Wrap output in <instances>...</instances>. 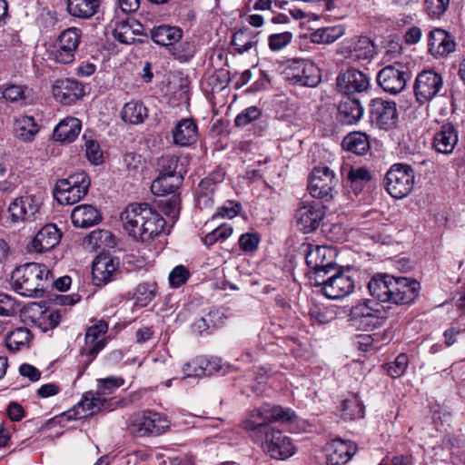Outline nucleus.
Here are the masks:
<instances>
[{"mask_svg":"<svg viewBox=\"0 0 465 465\" xmlns=\"http://www.w3.org/2000/svg\"><path fill=\"white\" fill-rule=\"evenodd\" d=\"M370 294L381 302L410 304L420 292V282L407 277L376 274L368 283Z\"/></svg>","mask_w":465,"mask_h":465,"instance_id":"1","label":"nucleus"},{"mask_svg":"<svg viewBox=\"0 0 465 465\" xmlns=\"http://www.w3.org/2000/svg\"><path fill=\"white\" fill-rule=\"evenodd\" d=\"M124 229L135 240L147 242L163 229L164 220L148 204L133 203L121 213Z\"/></svg>","mask_w":465,"mask_h":465,"instance_id":"2","label":"nucleus"},{"mask_svg":"<svg viewBox=\"0 0 465 465\" xmlns=\"http://www.w3.org/2000/svg\"><path fill=\"white\" fill-rule=\"evenodd\" d=\"M51 279L52 273L45 265L28 262L12 272L11 286L22 296L42 297Z\"/></svg>","mask_w":465,"mask_h":465,"instance_id":"3","label":"nucleus"},{"mask_svg":"<svg viewBox=\"0 0 465 465\" xmlns=\"http://www.w3.org/2000/svg\"><path fill=\"white\" fill-rule=\"evenodd\" d=\"M308 193L314 200L306 197L296 212L297 226L304 233L315 231L320 224V168L314 167L308 177Z\"/></svg>","mask_w":465,"mask_h":465,"instance_id":"4","label":"nucleus"},{"mask_svg":"<svg viewBox=\"0 0 465 465\" xmlns=\"http://www.w3.org/2000/svg\"><path fill=\"white\" fill-rule=\"evenodd\" d=\"M385 320L382 306L371 300H363L353 305L348 314L350 325L361 331L379 328L383 325Z\"/></svg>","mask_w":465,"mask_h":465,"instance_id":"5","label":"nucleus"},{"mask_svg":"<svg viewBox=\"0 0 465 465\" xmlns=\"http://www.w3.org/2000/svg\"><path fill=\"white\" fill-rule=\"evenodd\" d=\"M90 183V179L85 173H76L56 182L54 198L61 204H74L86 195Z\"/></svg>","mask_w":465,"mask_h":465,"instance_id":"6","label":"nucleus"},{"mask_svg":"<svg viewBox=\"0 0 465 465\" xmlns=\"http://www.w3.org/2000/svg\"><path fill=\"white\" fill-rule=\"evenodd\" d=\"M414 171L406 163H395L385 174L383 183L387 193L396 199L408 196L414 185Z\"/></svg>","mask_w":465,"mask_h":465,"instance_id":"7","label":"nucleus"},{"mask_svg":"<svg viewBox=\"0 0 465 465\" xmlns=\"http://www.w3.org/2000/svg\"><path fill=\"white\" fill-rule=\"evenodd\" d=\"M255 440L260 443L262 450L272 459L285 460L292 457L296 451L292 440L274 428L262 431V434L256 437Z\"/></svg>","mask_w":465,"mask_h":465,"instance_id":"8","label":"nucleus"},{"mask_svg":"<svg viewBox=\"0 0 465 465\" xmlns=\"http://www.w3.org/2000/svg\"><path fill=\"white\" fill-rule=\"evenodd\" d=\"M283 74L285 79L292 84L315 87L320 84V69L307 60L288 61Z\"/></svg>","mask_w":465,"mask_h":465,"instance_id":"9","label":"nucleus"},{"mask_svg":"<svg viewBox=\"0 0 465 465\" xmlns=\"http://www.w3.org/2000/svg\"><path fill=\"white\" fill-rule=\"evenodd\" d=\"M409 78L410 74L406 65L395 62L381 69L376 80L384 92L398 94L404 90Z\"/></svg>","mask_w":465,"mask_h":465,"instance_id":"10","label":"nucleus"},{"mask_svg":"<svg viewBox=\"0 0 465 465\" xmlns=\"http://www.w3.org/2000/svg\"><path fill=\"white\" fill-rule=\"evenodd\" d=\"M170 427L166 416L157 412H142L134 415L130 424V431L139 437L149 434L159 435Z\"/></svg>","mask_w":465,"mask_h":465,"instance_id":"11","label":"nucleus"},{"mask_svg":"<svg viewBox=\"0 0 465 465\" xmlns=\"http://www.w3.org/2000/svg\"><path fill=\"white\" fill-rule=\"evenodd\" d=\"M443 80L440 74L433 70L421 71L414 83V94L420 104H424L433 99L440 91Z\"/></svg>","mask_w":465,"mask_h":465,"instance_id":"12","label":"nucleus"},{"mask_svg":"<svg viewBox=\"0 0 465 465\" xmlns=\"http://www.w3.org/2000/svg\"><path fill=\"white\" fill-rule=\"evenodd\" d=\"M80 42L77 31H62L52 46L51 54L57 63L70 64Z\"/></svg>","mask_w":465,"mask_h":465,"instance_id":"13","label":"nucleus"},{"mask_svg":"<svg viewBox=\"0 0 465 465\" xmlns=\"http://www.w3.org/2000/svg\"><path fill=\"white\" fill-rule=\"evenodd\" d=\"M370 118L372 124L388 130L397 119L396 103L381 98L373 99L370 104Z\"/></svg>","mask_w":465,"mask_h":465,"instance_id":"14","label":"nucleus"},{"mask_svg":"<svg viewBox=\"0 0 465 465\" xmlns=\"http://www.w3.org/2000/svg\"><path fill=\"white\" fill-rule=\"evenodd\" d=\"M333 275L322 282V293L328 299L339 300L349 295L354 289V282L351 276L335 269Z\"/></svg>","mask_w":465,"mask_h":465,"instance_id":"15","label":"nucleus"},{"mask_svg":"<svg viewBox=\"0 0 465 465\" xmlns=\"http://www.w3.org/2000/svg\"><path fill=\"white\" fill-rule=\"evenodd\" d=\"M108 323L103 320L93 321V324L87 328L83 352L89 357V361H92L99 351L105 347Z\"/></svg>","mask_w":465,"mask_h":465,"instance_id":"16","label":"nucleus"},{"mask_svg":"<svg viewBox=\"0 0 465 465\" xmlns=\"http://www.w3.org/2000/svg\"><path fill=\"white\" fill-rule=\"evenodd\" d=\"M41 199L36 195H25L15 199L9 205L14 221H35L40 216Z\"/></svg>","mask_w":465,"mask_h":465,"instance_id":"17","label":"nucleus"},{"mask_svg":"<svg viewBox=\"0 0 465 465\" xmlns=\"http://www.w3.org/2000/svg\"><path fill=\"white\" fill-rule=\"evenodd\" d=\"M327 465H344L357 451V445L351 440L340 438L326 443L324 448Z\"/></svg>","mask_w":465,"mask_h":465,"instance_id":"18","label":"nucleus"},{"mask_svg":"<svg viewBox=\"0 0 465 465\" xmlns=\"http://www.w3.org/2000/svg\"><path fill=\"white\" fill-rule=\"evenodd\" d=\"M120 261L118 258L100 254L93 262L92 275L95 285H104L113 281L118 273Z\"/></svg>","mask_w":465,"mask_h":465,"instance_id":"19","label":"nucleus"},{"mask_svg":"<svg viewBox=\"0 0 465 465\" xmlns=\"http://www.w3.org/2000/svg\"><path fill=\"white\" fill-rule=\"evenodd\" d=\"M62 233L53 223L43 226L27 245L30 252L42 253L54 248L60 242Z\"/></svg>","mask_w":465,"mask_h":465,"instance_id":"20","label":"nucleus"},{"mask_svg":"<svg viewBox=\"0 0 465 465\" xmlns=\"http://www.w3.org/2000/svg\"><path fill=\"white\" fill-rule=\"evenodd\" d=\"M456 38L450 31H430L428 39L430 54L438 58L444 57L456 50Z\"/></svg>","mask_w":465,"mask_h":465,"instance_id":"21","label":"nucleus"},{"mask_svg":"<svg viewBox=\"0 0 465 465\" xmlns=\"http://www.w3.org/2000/svg\"><path fill=\"white\" fill-rule=\"evenodd\" d=\"M52 92L56 101L69 105L84 94V88L78 82L65 78L56 80Z\"/></svg>","mask_w":465,"mask_h":465,"instance_id":"22","label":"nucleus"},{"mask_svg":"<svg viewBox=\"0 0 465 465\" xmlns=\"http://www.w3.org/2000/svg\"><path fill=\"white\" fill-rule=\"evenodd\" d=\"M337 119L342 124H356L363 116L364 109L359 99L344 96L338 105Z\"/></svg>","mask_w":465,"mask_h":465,"instance_id":"23","label":"nucleus"},{"mask_svg":"<svg viewBox=\"0 0 465 465\" xmlns=\"http://www.w3.org/2000/svg\"><path fill=\"white\" fill-rule=\"evenodd\" d=\"M338 88L346 94L363 92L369 87L368 77L361 71L349 69L341 73L337 77Z\"/></svg>","mask_w":465,"mask_h":465,"instance_id":"24","label":"nucleus"},{"mask_svg":"<svg viewBox=\"0 0 465 465\" xmlns=\"http://www.w3.org/2000/svg\"><path fill=\"white\" fill-rule=\"evenodd\" d=\"M458 141L459 135L454 125L444 124L434 134L433 147L438 153L449 154L453 152Z\"/></svg>","mask_w":465,"mask_h":465,"instance_id":"25","label":"nucleus"},{"mask_svg":"<svg viewBox=\"0 0 465 465\" xmlns=\"http://www.w3.org/2000/svg\"><path fill=\"white\" fill-rule=\"evenodd\" d=\"M172 134L176 145L189 146L197 141V125L192 119H182L176 124Z\"/></svg>","mask_w":465,"mask_h":465,"instance_id":"26","label":"nucleus"},{"mask_svg":"<svg viewBox=\"0 0 465 465\" xmlns=\"http://www.w3.org/2000/svg\"><path fill=\"white\" fill-rule=\"evenodd\" d=\"M13 129L16 138L28 143L34 141L40 131V126L33 116L20 114L14 118Z\"/></svg>","mask_w":465,"mask_h":465,"instance_id":"27","label":"nucleus"},{"mask_svg":"<svg viewBox=\"0 0 465 465\" xmlns=\"http://www.w3.org/2000/svg\"><path fill=\"white\" fill-rule=\"evenodd\" d=\"M81 129L80 120L74 117H66L57 124L53 136L57 142L70 143L77 138Z\"/></svg>","mask_w":465,"mask_h":465,"instance_id":"28","label":"nucleus"},{"mask_svg":"<svg viewBox=\"0 0 465 465\" xmlns=\"http://www.w3.org/2000/svg\"><path fill=\"white\" fill-rule=\"evenodd\" d=\"M71 219L74 226L87 228L97 224L101 221V215L94 206L81 204L73 210Z\"/></svg>","mask_w":465,"mask_h":465,"instance_id":"29","label":"nucleus"},{"mask_svg":"<svg viewBox=\"0 0 465 465\" xmlns=\"http://www.w3.org/2000/svg\"><path fill=\"white\" fill-rule=\"evenodd\" d=\"M33 341V334L26 327H18L5 337V345L13 352L27 350Z\"/></svg>","mask_w":465,"mask_h":465,"instance_id":"30","label":"nucleus"},{"mask_svg":"<svg viewBox=\"0 0 465 465\" xmlns=\"http://www.w3.org/2000/svg\"><path fill=\"white\" fill-rule=\"evenodd\" d=\"M101 0H67V11L75 17L88 19L94 15Z\"/></svg>","mask_w":465,"mask_h":465,"instance_id":"31","label":"nucleus"},{"mask_svg":"<svg viewBox=\"0 0 465 465\" xmlns=\"http://www.w3.org/2000/svg\"><path fill=\"white\" fill-rule=\"evenodd\" d=\"M182 175L160 174L152 183L151 190L156 195L174 194L182 184Z\"/></svg>","mask_w":465,"mask_h":465,"instance_id":"32","label":"nucleus"},{"mask_svg":"<svg viewBox=\"0 0 465 465\" xmlns=\"http://www.w3.org/2000/svg\"><path fill=\"white\" fill-rule=\"evenodd\" d=\"M122 119L131 124H139L148 117V110L140 101L126 103L121 111Z\"/></svg>","mask_w":465,"mask_h":465,"instance_id":"33","label":"nucleus"},{"mask_svg":"<svg viewBox=\"0 0 465 465\" xmlns=\"http://www.w3.org/2000/svg\"><path fill=\"white\" fill-rule=\"evenodd\" d=\"M341 146L348 152H351L357 155H363L370 149V142L364 133L352 132L343 138Z\"/></svg>","mask_w":465,"mask_h":465,"instance_id":"34","label":"nucleus"},{"mask_svg":"<svg viewBox=\"0 0 465 465\" xmlns=\"http://www.w3.org/2000/svg\"><path fill=\"white\" fill-rule=\"evenodd\" d=\"M339 412L344 420H354L363 417L364 407L359 397L351 394L341 401Z\"/></svg>","mask_w":465,"mask_h":465,"instance_id":"35","label":"nucleus"},{"mask_svg":"<svg viewBox=\"0 0 465 465\" xmlns=\"http://www.w3.org/2000/svg\"><path fill=\"white\" fill-rule=\"evenodd\" d=\"M306 252V264L309 270L306 272L305 276L311 286L318 287L320 286V282L318 281V272L320 271V245L312 247L311 243H308Z\"/></svg>","mask_w":465,"mask_h":465,"instance_id":"36","label":"nucleus"},{"mask_svg":"<svg viewBox=\"0 0 465 465\" xmlns=\"http://www.w3.org/2000/svg\"><path fill=\"white\" fill-rule=\"evenodd\" d=\"M340 179L335 171L329 166L322 167V199L329 201L338 193Z\"/></svg>","mask_w":465,"mask_h":465,"instance_id":"37","label":"nucleus"},{"mask_svg":"<svg viewBox=\"0 0 465 465\" xmlns=\"http://www.w3.org/2000/svg\"><path fill=\"white\" fill-rule=\"evenodd\" d=\"M104 403L105 399L98 391L96 393L87 392L77 404L76 411L81 417H86L99 411Z\"/></svg>","mask_w":465,"mask_h":465,"instance_id":"38","label":"nucleus"},{"mask_svg":"<svg viewBox=\"0 0 465 465\" xmlns=\"http://www.w3.org/2000/svg\"><path fill=\"white\" fill-rule=\"evenodd\" d=\"M84 242L93 249H105L114 248L117 239L110 231L94 230L87 235Z\"/></svg>","mask_w":465,"mask_h":465,"instance_id":"39","label":"nucleus"},{"mask_svg":"<svg viewBox=\"0 0 465 465\" xmlns=\"http://www.w3.org/2000/svg\"><path fill=\"white\" fill-rule=\"evenodd\" d=\"M150 33L155 44L171 48L173 54L180 56L178 48L173 45L181 40L182 31H150Z\"/></svg>","mask_w":465,"mask_h":465,"instance_id":"40","label":"nucleus"},{"mask_svg":"<svg viewBox=\"0 0 465 465\" xmlns=\"http://www.w3.org/2000/svg\"><path fill=\"white\" fill-rule=\"evenodd\" d=\"M213 369L207 359L197 357L185 363L183 371L186 377H202L210 375Z\"/></svg>","mask_w":465,"mask_h":465,"instance_id":"41","label":"nucleus"},{"mask_svg":"<svg viewBox=\"0 0 465 465\" xmlns=\"http://www.w3.org/2000/svg\"><path fill=\"white\" fill-rule=\"evenodd\" d=\"M263 412V420L266 425L273 421H289L294 417L293 411L282 409L280 406L265 404L261 407Z\"/></svg>","mask_w":465,"mask_h":465,"instance_id":"42","label":"nucleus"},{"mask_svg":"<svg viewBox=\"0 0 465 465\" xmlns=\"http://www.w3.org/2000/svg\"><path fill=\"white\" fill-rule=\"evenodd\" d=\"M144 31H107L105 35L109 39L114 38L122 45H133L143 43V38L147 37Z\"/></svg>","mask_w":465,"mask_h":465,"instance_id":"43","label":"nucleus"},{"mask_svg":"<svg viewBox=\"0 0 465 465\" xmlns=\"http://www.w3.org/2000/svg\"><path fill=\"white\" fill-rule=\"evenodd\" d=\"M253 31H235L232 37V45L239 53L249 50L256 43Z\"/></svg>","mask_w":465,"mask_h":465,"instance_id":"44","label":"nucleus"},{"mask_svg":"<svg viewBox=\"0 0 465 465\" xmlns=\"http://www.w3.org/2000/svg\"><path fill=\"white\" fill-rule=\"evenodd\" d=\"M26 86L15 84H5L0 85V98L15 103L26 98Z\"/></svg>","mask_w":465,"mask_h":465,"instance_id":"45","label":"nucleus"},{"mask_svg":"<svg viewBox=\"0 0 465 465\" xmlns=\"http://www.w3.org/2000/svg\"><path fill=\"white\" fill-rule=\"evenodd\" d=\"M338 256V251L332 245H327L322 243V278L326 276L331 270L336 268V258Z\"/></svg>","mask_w":465,"mask_h":465,"instance_id":"46","label":"nucleus"},{"mask_svg":"<svg viewBox=\"0 0 465 465\" xmlns=\"http://www.w3.org/2000/svg\"><path fill=\"white\" fill-rule=\"evenodd\" d=\"M246 430L254 431V438L262 434V431L272 430V427L266 426L265 420H263V412L262 408L253 410L251 412L250 419L245 422L244 425Z\"/></svg>","mask_w":465,"mask_h":465,"instance_id":"47","label":"nucleus"},{"mask_svg":"<svg viewBox=\"0 0 465 465\" xmlns=\"http://www.w3.org/2000/svg\"><path fill=\"white\" fill-rule=\"evenodd\" d=\"M408 363L409 358L407 354L401 353L393 361L387 363L384 369L391 378H398L405 373Z\"/></svg>","mask_w":465,"mask_h":465,"instance_id":"48","label":"nucleus"},{"mask_svg":"<svg viewBox=\"0 0 465 465\" xmlns=\"http://www.w3.org/2000/svg\"><path fill=\"white\" fill-rule=\"evenodd\" d=\"M84 140V150L87 160L94 165H98L103 163V151L100 148L99 143L93 139H88L86 134L83 136Z\"/></svg>","mask_w":465,"mask_h":465,"instance_id":"49","label":"nucleus"},{"mask_svg":"<svg viewBox=\"0 0 465 465\" xmlns=\"http://www.w3.org/2000/svg\"><path fill=\"white\" fill-rule=\"evenodd\" d=\"M124 383V380L121 377L109 376L104 379H99L97 380V391L101 395L112 393Z\"/></svg>","mask_w":465,"mask_h":465,"instance_id":"50","label":"nucleus"},{"mask_svg":"<svg viewBox=\"0 0 465 465\" xmlns=\"http://www.w3.org/2000/svg\"><path fill=\"white\" fill-rule=\"evenodd\" d=\"M177 22L183 26H193L196 21L195 10L187 5H181L175 9Z\"/></svg>","mask_w":465,"mask_h":465,"instance_id":"51","label":"nucleus"},{"mask_svg":"<svg viewBox=\"0 0 465 465\" xmlns=\"http://www.w3.org/2000/svg\"><path fill=\"white\" fill-rule=\"evenodd\" d=\"M19 311V304L14 297L0 292V316H14Z\"/></svg>","mask_w":465,"mask_h":465,"instance_id":"52","label":"nucleus"},{"mask_svg":"<svg viewBox=\"0 0 465 465\" xmlns=\"http://www.w3.org/2000/svg\"><path fill=\"white\" fill-rule=\"evenodd\" d=\"M178 158L174 155H165L158 160V166L161 168L160 174L164 175H182L181 172H176Z\"/></svg>","mask_w":465,"mask_h":465,"instance_id":"53","label":"nucleus"},{"mask_svg":"<svg viewBox=\"0 0 465 465\" xmlns=\"http://www.w3.org/2000/svg\"><path fill=\"white\" fill-rule=\"evenodd\" d=\"M347 177L352 184L361 186L371 180V174L365 167H351Z\"/></svg>","mask_w":465,"mask_h":465,"instance_id":"54","label":"nucleus"},{"mask_svg":"<svg viewBox=\"0 0 465 465\" xmlns=\"http://www.w3.org/2000/svg\"><path fill=\"white\" fill-rule=\"evenodd\" d=\"M261 115V110L256 106H250L239 114L235 118V125L243 127L258 119Z\"/></svg>","mask_w":465,"mask_h":465,"instance_id":"55","label":"nucleus"},{"mask_svg":"<svg viewBox=\"0 0 465 465\" xmlns=\"http://www.w3.org/2000/svg\"><path fill=\"white\" fill-rule=\"evenodd\" d=\"M190 276L189 271L183 265L174 267L169 273V282L173 288L183 285Z\"/></svg>","mask_w":465,"mask_h":465,"instance_id":"56","label":"nucleus"},{"mask_svg":"<svg viewBox=\"0 0 465 465\" xmlns=\"http://www.w3.org/2000/svg\"><path fill=\"white\" fill-rule=\"evenodd\" d=\"M292 35L289 31L273 34L269 38V46L272 51H279L292 41Z\"/></svg>","mask_w":465,"mask_h":465,"instance_id":"57","label":"nucleus"},{"mask_svg":"<svg viewBox=\"0 0 465 465\" xmlns=\"http://www.w3.org/2000/svg\"><path fill=\"white\" fill-rule=\"evenodd\" d=\"M450 0H425V5L430 16L438 17L448 8Z\"/></svg>","mask_w":465,"mask_h":465,"instance_id":"58","label":"nucleus"},{"mask_svg":"<svg viewBox=\"0 0 465 465\" xmlns=\"http://www.w3.org/2000/svg\"><path fill=\"white\" fill-rule=\"evenodd\" d=\"M259 241L255 233H244L239 239V245L244 252H252L258 248Z\"/></svg>","mask_w":465,"mask_h":465,"instance_id":"59","label":"nucleus"},{"mask_svg":"<svg viewBox=\"0 0 465 465\" xmlns=\"http://www.w3.org/2000/svg\"><path fill=\"white\" fill-rule=\"evenodd\" d=\"M180 197L177 194H173L170 199L164 203V213L172 219H177L180 210Z\"/></svg>","mask_w":465,"mask_h":465,"instance_id":"60","label":"nucleus"},{"mask_svg":"<svg viewBox=\"0 0 465 465\" xmlns=\"http://www.w3.org/2000/svg\"><path fill=\"white\" fill-rule=\"evenodd\" d=\"M324 234L331 242L341 240L342 234L341 227L339 224H322V234Z\"/></svg>","mask_w":465,"mask_h":465,"instance_id":"61","label":"nucleus"},{"mask_svg":"<svg viewBox=\"0 0 465 465\" xmlns=\"http://www.w3.org/2000/svg\"><path fill=\"white\" fill-rule=\"evenodd\" d=\"M229 83L228 74L225 71H219L214 73L210 77V84L213 85V89L219 91L223 90Z\"/></svg>","mask_w":465,"mask_h":465,"instance_id":"62","label":"nucleus"},{"mask_svg":"<svg viewBox=\"0 0 465 465\" xmlns=\"http://www.w3.org/2000/svg\"><path fill=\"white\" fill-rule=\"evenodd\" d=\"M384 47L386 48L387 54H391L392 55L401 54L402 51L401 38L395 35H390L385 42Z\"/></svg>","mask_w":465,"mask_h":465,"instance_id":"63","label":"nucleus"},{"mask_svg":"<svg viewBox=\"0 0 465 465\" xmlns=\"http://www.w3.org/2000/svg\"><path fill=\"white\" fill-rule=\"evenodd\" d=\"M239 211V205L233 202H228L223 206L220 207L216 213V216L223 218H233Z\"/></svg>","mask_w":465,"mask_h":465,"instance_id":"64","label":"nucleus"}]
</instances>
